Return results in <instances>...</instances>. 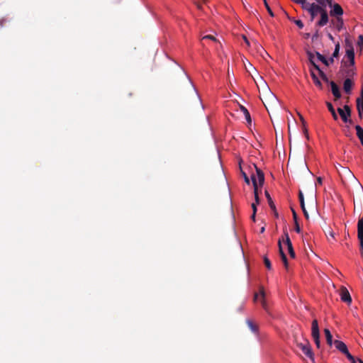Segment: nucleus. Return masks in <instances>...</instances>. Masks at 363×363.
Wrapping results in <instances>:
<instances>
[{"label":"nucleus","instance_id":"10","mask_svg":"<svg viewBox=\"0 0 363 363\" xmlns=\"http://www.w3.org/2000/svg\"><path fill=\"white\" fill-rule=\"evenodd\" d=\"M345 54L350 65L353 66L354 65V51L352 45L350 43H346Z\"/></svg>","mask_w":363,"mask_h":363},{"label":"nucleus","instance_id":"28","mask_svg":"<svg viewBox=\"0 0 363 363\" xmlns=\"http://www.w3.org/2000/svg\"><path fill=\"white\" fill-rule=\"evenodd\" d=\"M263 1H264V6H265V7H266V9H267V11H268L269 14L271 16H272V17H273V16H274V13H273V11H272V9H271L270 6H269V4H268V3H267V0H263Z\"/></svg>","mask_w":363,"mask_h":363},{"label":"nucleus","instance_id":"11","mask_svg":"<svg viewBox=\"0 0 363 363\" xmlns=\"http://www.w3.org/2000/svg\"><path fill=\"white\" fill-rule=\"evenodd\" d=\"M337 111L345 123L348 121V118L350 116V109L348 106H345L343 108H338Z\"/></svg>","mask_w":363,"mask_h":363},{"label":"nucleus","instance_id":"8","mask_svg":"<svg viewBox=\"0 0 363 363\" xmlns=\"http://www.w3.org/2000/svg\"><path fill=\"white\" fill-rule=\"evenodd\" d=\"M260 300L261 304L263 307V308L268 311V306L265 299V292L263 287H260L259 292L255 294L254 300L255 301H257L258 300Z\"/></svg>","mask_w":363,"mask_h":363},{"label":"nucleus","instance_id":"27","mask_svg":"<svg viewBox=\"0 0 363 363\" xmlns=\"http://www.w3.org/2000/svg\"><path fill=\"white\" fill-rule=\"evenodd\" d=\"M339 52H340V44L337 43L335 45V50H334V52H333V57H337V56L339 55Z\"/></svg>","mask_w":363,"mask_h":363},{"label":"nucleus","instance_id":"18","mask_svg":"<svg viewBox=\"0 0 363 363\" xmlns=\"http://www.w3.org/2000/svg\"><path fill=\"white\" fill-rule=\"evenodd\" d=\"M355 130L357 136L360 140L362 145L363 146V128L360 125H357L355 126Z\"/></svg>","mask_w":363,"mask_h":363},{"label":"nucleus","instance_id":"26","mask_svg":"<svg viewBox=\"0 0 363 363\" xmlns=\"http://www.w3.org/2000/svg\"><path fill=\"white\" fill-rule=\"evenodd\" d=\"M247 325H248L249 328H250V330H251L252 332H254V333L257 332V327L253 324V323H252L251 320H247Z\"/></svg>","mask_w":363,"mask_h":363},{"label":"nucleus","instance_id":"41","mask_svg":"<svg viewBox=\"0 0 363 363\" xmlns=\"http://www.w3.org/2000/svg\"><path fill=\"white\" fill-rule=\"evenodd\" d=\"M328 109H329V111H330L331 113L335 112V109H334V108L333 107V106H332V104L330 103L328 104Z\"/></svg>","mask_w":363,"mask_h":363},{"label":"nucleus","instance_id":"24","mask_svg":"<svg viewBox=\"0 0 363 363\" xmlns=\"http://www.w3.org/2000/svg\"><path fill=\"white\" fill-rule=\"evenodd\" d=\"M316 57L319 61L322 62L323 64H325L327 66L329 65L328 60H326L323 55H322L319 52H316Z\"/></svg>","mask_w":363,"mask_h":363},{"label":"nucleus","instance_id":"42","mask_svg":"<svg viewBox=\"0 0 363 363\" xmlns=\"http://www.w3.org/2000/svg\"><path fill=\"white\" fill-rule=\"evenodd\" d=\"M295 224H296V227H295V230H296V231L297 233H300L301 229H300V227H299V225H298V224L297 221H296Z\"/></svg>","mask_w":363,"mask_h":363},{"label":"nucleus","instance_id":"50","mask_svg":"<svg viewBox=\"0 0 363 363\" xmlns=\"http://www.w3.org/2000/svg\"><path fill=\"white\" fill-rule=\"evenodd\" d=\"M329 235H330V236L333 239H334V238H335V235H334V233H333V232L330 231V232L329 233Z\"/></svg>","mask_w":363,"mask_h":363},{"label":"nucleus","instance_id":"43","mask_svg":"<svg viewBox=\"0 0 363 363\" xmlns=\"http://www.w3.org/2000/svg\"><path fill=\"white\" fill-rule=\"evenodd\" d=\"M263 104L265 106V108H267V110L269 111V108L271 107V104L269 103H266L264 101H263Z\"/></svg>","mask_w":363,"mask_h":363},{"label":"nucleus","instance_id":"44","mask_svg":"<svg viewBox=\"0 0 363 363\" xmlns=\"http://www.w3.org/2000/svg\"><path fill=\"white\" fill-rule=\"evenodd\" d=\"M243 39H244V40H245V42L246 45H247V46H250V41H249V40H248V39L246 38V36L243 35Z\"/></svg>","mask_w":363,"mask_h":363},{"label":"nucleus","instance_id":"6","mask_svg":"<svg viewBox=\"0 0 363 363\" xmlns=\"http://www.w3.org/2000/svg\"><path fill=\"white\" fill-rule=\"evenodd\" d=\"M305 9L307 10L310 13L311 20H313L318 14H320L321 12L324 10L323 7L314 3H308L306 4L305 6Z\"/></svg>","mask_w":363,"mask_h":363},{"label":"nucleus","instance_id":"3","mask_svg":"<svg viewBox=\"0 0 363 363\" xmlns=\"http://www.w3.org/2000/svg\"><path fill=\"white\" fill-rule=\"evenodd\" d=\"M297 347L307 357L312 363H314V354L312 352L311 346L307 340L297 342Z\"/></svg>","mask_w":363,"mask_h":363},{"label":"nucleus","instance_id":"9","mask_svg":"<svg viewBox=\"0 0 363 363\" xmlns=\"http://www.w3.org/2000/svg\"><path fill=\"white\" fill-rule=\"evenodd\" d=\"M339 295L342 301L350 305L352 303V298L349 291L346 287L342 286L339 291Z\"/></svg>","mask_w":363,"mask_h":363},{"label":"nucleus","instance_id":"48","mask_svg":"<svg viewBox=\"0 0 363 363\" xmlns=\"http://www.w3.org/2000/svg\"><path fill=\"white\" fill-rule=\"evenodd\" d=\"M5 21H6V20H5L4 18H3V19H1V20L0 21V26H1V27H3V26H4V22H5Z\"/></svg>","mask_w":363,"mask_h":363},{"label":"nucleus","instance_id":"22","mask_svg":"<svg viewBox=\"0 0 363 363\" xmlns=\"http://www.w3.org/2000/svg\"><path fill=\"white\" fill-rule=\"evenodd\" d=\"M324 333H325V335L327 343L330 346H331L334 342H333V336H332V335L330 333V331L329 330V329L325 328L324 330Z\"/></svg>","mask_w":363,"mask_h":363},{"label":"nucleus","instance_id":"21","mask_svg":"<svg viewBox=\"0 0 363 363\" xmlns=\"http://www.w3.org/2000/svg\"><path fill=\"white\" fill-rule=\"evenodd\" d=\"M357 111H363V89L361 91V95L357 99Z\"/></svg>","mask_w":363,"mask_h":363},{"label":"nucleus","instance_id":"15","mask_svg":"<svg viewBox=\"0 0 363 363\" xmlns=\"http://www.w3.org/2000/svg\"><path fill=\"white\" fill-rule=\"evenodd\" d=\"M320 15V19L318 22V25L319 26H324L328 23V13L326 11V10L324 9Z\"/></svg>","mask_w":363,"mask_h":363},{"label":"nucleus","instance_id":"58","mask_svg":"<svg viewBox=\"0 0 363 363\" xmlns=\"http://www.w3.org/2000/svg\"><path fill=\"white\" fill-rule=\"evenodd\" d=\"M330 62H333V58H330Z\"/></svg>","mask_w":363,"mask_h":363},{"label":"nucleus","instance_id":"30","mask_svg":"<svg viewBox=\"0 0 363 363\" xmlns=\"http://www.w3.org/2000/svg\"><path fill=\"white\" fill-rule=\"evenodd\" d=\"M292 1H294L295 3L301 4L302 6L303 9H305V6L308 4L306 0H292Z\"/></svg>","mask_w":363,"mask_h":363},{"label":"nucleus","instance_id":"39","mask_svg":"<svg viewBox=\"0 0 363 363\" xmlns=\"http://www.w3.org/2000/svg\"><path fill=\"white\" fill-rule=\"evenodd\" d=\"M302 208V211L303 212V214H304V216L306 217V219H308L309 218V216H308V213L306 209V207L305 206H303V208Z\"/></svg>","mask_w":363,"mask_h":363},{"label":"nucleus","instance_id":"20","mask_svg":"<svg viewBox=\"0 0 363 363\" xmlns=\"http://www.w3.org/2000/svg\"><path fill=\"white\" fill-rule=\"evenodd\" d=\"M357 51L359 52L360 54L363 53V35H359L358 36L357 42Z\"/></svg>","mask_w":363,"mask_h":363},{"label":"nucleus","instance_id":"54","mask_svg":"<svg viewBox=\"0 0 363 363\" xmlns=\"http://www.w3.org/2000/svg\"><path fill=\"white\" fill-rule=\"evenodd\" d=\"M265 194H266L267 197L269 199V200H271V198H270L269 194H268V192L266 191Z\"/></svg>","mask_w":363,"mask_h":363},{"label":"nucleus","instance_id":"57","mask_svg":"<svg viewBox=\"0 0 363 363\" xmlns=\"http://www.w3.org/2000/svg\"><path fill=\"white\" fill-rule=\"evenodd\" d=\"M197 7L199 9H201V5L200 4H196Z\"/></svg>","mask_w":363,"mask_h":363},{"label":"nucleus","instance_id":"2","mask_svg":"<svg viewBox=\"0 0 363 363\" xmlns=\"http://www.w3.org/2000/svg\"><path fill=\"white\" fill-rule=\"evenodd\" d=\"M255 174H252L251 175V180L252 182L253 187H254V194H255V199L256 200L257 203H259V196H258V189L259 187L262 186L264 181V177L263 172L258 169L255 165Z\"/></svg>","mask_w":363,"mask_h":363},{"label":"nucleus","instance_id":"31","mask_svg":"<svg viewBox=\"0 0 363 363\" xmlns=\"http://www.w3.org/2000/svg\"><path fill=\"white\" fill-rule=\"evenodd\" d=\"M242 110L244 111V113H245V118L246 120L247 121L248 123H250L251 122V118H250V113L249 112L247 111V110L242 107Z\"/></svg>","mask_w":363,"mask_h":363},{"label":"nucleus","instance_id":"4","mask_svg":"<svg viewBox=\"0 0 363 363\" xmlns=\"http://www.w3.org/2000/svg\"><path fill=\"white\" fill-rule=\"evenodd\" d=\"M243 63L247 72H249L257 85L259 86V81L263 82L262 77L257 73L255 67L247 60H243Z\"/></svg>","mask_w":363,"mask_h":363},{"label":"nucleus","instance_id":"59","mask_svg":"<svg viewBox=\"0 0 363 363\" xmlns=\"http://www.w3.org/2000/svg\"><path fill=\"white\" fill-rule=\"evenodd\" d=\"M203 1H204V3H206L207 0H203Z\"/></svg>","mask_w":363,"mask_h":363},{"label":"nucleus","instance_id":"35","mask_svg":"<svg viewBox=\"0 0 363 363\" xmlns=\"http://www.w3.org/2000/svg\"><path fill=\"white\" fill-rule=\"evenodd\" d=\"M295 23L299 28H303V23L301 20H296Z\"/></svg>","mask_w":363,"mask_h":363},{"label":"nucleus","instance_id":"51","mask_svg":"<svg viewBox=\"0 0 363 363\" xmlns=\"http://www.w3.org/2000/svg\"><path fill=\"white\" fill-rule=\"evenodd\" d=\"M358 114H359V116L360 118H362L363 116V111H358Z\"/></svg>","mask_w":363,"mask_h":363},{"label":"nucleus","instance_id":"23","mask_svg":"<svg viewBox=\"0 0 363 363\" xmlns=\"http://www.w3.org/2000/svg\"><path fill=\"white\" fill-rule=\"evenodd\" d=\"M311 77L313 80V82L314 84L319 88H322V83L319 80L318 77H317V75L314 73L313 70H311Z\"/></svg>","mask_w":363,"mask_h":363},{"label":"nucleus","instance_id":"49","mask_svg":"<svg viewBox=\"0 0 363 363\" xmlns=\"http://www.w3.org/2000/svg\"><path fill=\"white\" fill-rule=\"evenodd\" d=\"M332 115H333V118H334V119H335V120H337V114H336L335 111V112H333V113H332Z\"/></svg>","mask_w":363,"mask_h":363},{"label":"nucleus","instance_id":"34","mask_svg":"<svg viewBox=\"0 0 363 363\" xmlns=\"http://www.w3.org/2000/svg\"><path fill=\"white\" fill-rule=\"evenodd\" d=\"M206 39H209V40H211L213 41L216 40V38L211 35H204L203 37H202V40H206Z\"/></svg>","mask_w":363,"mask_h":363},{"label":"nucleus","instance_id":"13","mask_svg":"<svg viewBox=\"0 0 363 363\" xmlns=\"http://www.w3.org/2000/svg\"><path fill=\"white\" fill-rule=\"evenodd\" d=\"M330 15L336 17H342L343 10L338 4H335L330 11Z\"/></svg>","mask_w":363,"mask_h":363},{"label":"nucleus","instance_id":"47","mask_svg":"<svg viewBox=\"0 0 363 363\" xmlns=\"http://www.w3.org/2000/svg\"><path fill=\"white\" fill-rule=\"evenodd\" d=\"M231 75H233V73H230L229 69H228V79H229V82H230V76Z\"/></svg>","mask_w":363,"mask_h":363},{"label":"nucleus","instance_id":"45","mask_svg":"<svg viewBox=\"0 0 363 363\" xmlns=\"http://www.w3.org/2000/svg\"><path fill=\"white\" fill-rule=\"evenodd\" d=\"M298 116H299V118L302 122V123L303 124V125H305V120L303 118V117L302 116V115H301L300 113H298Z\"/></svg>","mask_w":363,"mask_h":363},{"label":"nucleus","instance_id":"16","mask_svg":"<svg viewBox=\"0 0 363 363\" xmlns=\"http://www.w3.org/2000/svg\"><path fill=\"white\" fill-rule=\"evenodd\" d=\"M353 86V82L350 79H346L344 81L343 88L346 93L349 94Z\"/></svg>","mask_w":363,"mask_h":363},{"label":"nucleus","instance_id":"1","mask_svg":"<svg viewBox=\"0 0 363 363\" xmlns=\"http://www.w3.org/2000/svg\"><path fill=\"white\" fill-rule=\"evenodd\" d=\"M279 247L281 260L285 267L286 268L288 267V262L286 255V251L289 252L291 258L295 257V252L288 233L285 234V240H283L282 242L280 240H279Z\"/></svg>","mask_w":363,"mask_h":363},{"label":"nucleus","instance_id":"17","mask_svg":"<svg viewBox=\"0 0 363 363\" xmlns=\"http://www.w3.org/2000/svg\"><path fill=\"white\" fill-rule=\"evenodd\" d=\"M333 24L338 30H340L343 26V20L342 17H336L335 20L333 21Z\"/></svg>","mask_w":363,"mask_h":363},{"label":"nucleus","instance_id":"56","mask_svg":"<svg viewBox=\"0 0 363 363\" xmlns=\"http://www.w3.org/2000/svg\"><path fill=\"white\" fill-rule=\"evenodd\" d=\"M264 231V227H262L260 230V232L262 233Z\"/></svg>","mask_w":363,"mask_h":363},{"label":"nucleus","instance_id":"46","mask_svg":"<svg viewBox=\"0 0 363 363\" xmlns=\"http://www.w3.org/2000/svg\"><path fill=\"white\" fill-rule=\"evenodd\" d=\"M231 75H233V73H230L229 69H228V79H229V82H230V76Z\"/></svg>","mask_w":363,"mask_h":363},{"label":"nucleus","instance_id":"19","mask_svg":"<svg viewBox=\"0 0 363 363\" xmlns=\"http://www.w3.org/2000/svg\"><path fill=\"white\" fill-rule=\"evenodd\" d=\"M330 84H331L332 93L334 95V96L336 97V98H340V93L339 91L338 86L333 82H331Z\"/></svg>","mask_w":363,"mask_h":363},{"label":"nucleus","instance_id":"37","mask_svg":"<svg viewBox=\"0 0 363 363\" xmlns=\"http://www.w3.org/2000/svg\"><path fill=\"white\" fill-rule=\"evenodd\" d=\"M242 174L243 177H244V179H245V182L247 184H250V180L249 177L247 176V174H245V172H242Z\"/></svg>","mask_w":363,"mask_h":363},{"label":"nucleus","instance_id":"53","mask_svg":"<svg viewBox=\"0 0 363 363\" xmlns=\"http://www.w3.org/2000/svg\"><path fill=\"white\" fill-rule=\"evenodd\" d=\"M255 215H256V213H252V219L254 221H255Z\"/></svg>","mask_w":363,"mask_h":363},{"label":"nucleus","instance_id":"32","mask_svg":"<svg viewBox=\"0 0 363 363\" xmlns=\"http://www.w3.org/2000/svg\"><path fill=\"white\" fill-rule=\"evenodd\" d=\"M264 262L266 267L270 270L272 269V264H271L269 259L265 257L264 258Z\"/></svg>","mask_w":363,"mask_h":363},{"label":"nucleus","instance_id":"25","mask_svg":"<svg viewBox=\"0 0 363 363\" xmlns=\"http://www.w3.org/2000/svg\"><path fill=\"white\" fill-rule=\"evenodd\" d=\"M346 357L351 362V363H357V362H359V363H363V362L360 359H357V360L354 359V357L350 353L348 352L347 354H346Z\"/></svg>","mask_w":363,"mask_h":363},{"label":"nucleus","instance_id":"40","mask_svg":"<svg viewBox=\"0 0 363 363\" xmlns=\"http://www.w3.org/2000/svg\"><path fill=\"white\" fill-rule=\"evenodd\" d=\"M323 184V179L321 177H318L316 179L315 185H322Z\"/></svg>","mask_w":363,"mask_h":363},{"label":"nucleus","instance_id":"55","mask_svg":"<svg viewBox=\"0 0 363 363\" xmlns=\"http://www.w3.org/2000/svg\"><path fill=\"white\" fill-rule=\"evenodd\" d=\"M328 37H329V38H330V40H333V35H332L331 34H329V35H328Z\"/></svg>","mask_w":363,"mask_h":363},{"label":"nucleus","instance_id":"5","mask_svg":"<svg viewBox=\"0 0 363 363\" xmlns=\"http://www.w3.org/2000/svg\"><path fill=\"white\" fill-rule=\"evenodd\" d=\"M311 335H312V337L314 340V342H315L317 348H320V332H319L318 320L316 319L313 320L312 322Z\"/></svg>","mask_w":363,"mask_h":363},{"label":"nucleus","instance_id":"29","mask_svg":"<svg viewBox=\"0 0 363 363\" xmlns=\"http://www.w3.org/2000/svg\"><path fill=\"white\" fill-rule=\"evenodd\" d=\"M298 197H299L301 207L303 208V206H305L304 198H303V194L302 191H299Z\"/></svg>","mask_w":363,"mask_h":363},{"label":"nucleus","instance_id":"33","mask_svg":"<svg viewBox=\"0 0 363 363\" xmlns=\"http://www.w3.org/2000/svg\"><path fill=\"white\" fill-rule=\"evenodd\" d=\"M269 98L271 101V103L277 104V99L272 93H271V92L269 93Z\"/></svg>","mask_w":363,"mask_h":363},{"label":"nucleus","instance_id":"7","mask_svg":"<svg viewBox=\"0 0 363 363\" xmlns=\"http://www.w3.org/2000/svg\"><path fill=\"white\" fill-rule=\"evenodd\" d=\"M357 237L360 244V252L363 257V216L360 218L357 223Z\"/></svg>","mask_w":363,"mask_h":363},{"label":"nucleus","instance_id":"14","mask_svg":"<svg viewBox=\"0 0 363 363\" xmlns=\"http://www.w3.org/2000/svg\"><path fill=\"white\" fill-rule=\"evenodd\" d=\"M309 60H310V62H311V64L313 65V67H314V69L316 71H318L319 75L322 77V79H324V80H326L327 79L326 75L323 73V72L322 70H320V69L318 67V65H317L315 63V60H314V58H313V56L312 54L309 55Z\"/></svg>","mask_w":363,"mask_h":363},{"label":"nucleus","instance_id":"38","mask_svg":"<svg viewBox=\"0 0 363 363\" xmlns=\"http://www.w3.org/2000/svg\"><path fill=\"white\" fill-rule=\"evenodd\" d=\"M259 203V202L257 203L256 201H255V203H252V211H253L254 213H256V212H257V205H258Z\"/></svg>","mask_w":363,"mask_h":363},{"label":"nucleus","instance_id":"36","mask_svg":"<svg viewBox=\"0 0 363 363\" xmlns=\"http://www.w3.org/2000/svg\"><path fill=\"white\" fill-rule=\"evenodd\" d=\"M320 4H324L325 3L328 4L330 6H331L332 1L333 0H317Z\"/></svg>","mask_w":363,"mask_h":363},{"label":"nucleus","instance_id":"12","mask_svg":"<svg viewBox=\"0 0 363 363\" xmlns=\"http://www.w3.org/2000/svg\"><path fill=\"white\" fill-rule=\"evenodd\" d=\"M333 344H334L337 350H338L344 354L346 355L349 352L347 345L342 341L335 340Z\"/></svg>","mask_w":363,"mask_h":363},{"label":"nucleus","instance_id":"52","mask_svg":"<svg viewBox=\"0 0 363 363\" xmlns=\"http://www.w3.org/2000/svg\"><path fill=\"white\" fill-rule=\"evenodd\" d=\"M293 215H294V218L295 220V222L297 221L296 220V213L294 211H293Z\"/></svg>","mask_w":363,"mask_h":363}]
</instances>
